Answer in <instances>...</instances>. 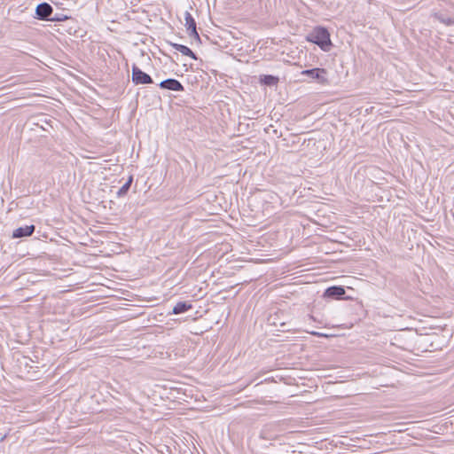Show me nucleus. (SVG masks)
<instances>
[{"label":"nucleus","instance_id":"obj_11","mask_svg":"<svg viewBox=\"0 0 454 454\" xmlns=\"http://www.w3.org/2000/svg\"><path fill=\"white\" fill-rule=\"evenodd\" d=\"M131 183H132V176H129V180L119 189L117 195L118 196L124 195L129 191Z\"/></svg>","mask_w":454,"mask_h":454},{"label":"nucleus","instance_id":"obj_4","mask_svg":"<svg viewBox=\"0 0 454 454\" xmlns=\"http://www.w3.org/2000/svg\"><path fill=\"white\" fill-rule=\"evenodd\" d=\"M35 12L41 20H49L52 13V7L47 3H43L37 5Z\"/></svg>","mask_w":454,"mask_h":454},{"label":"nucleus","instance_id":"obj_12","mask_svg":"<svg viewBox=\"0 0 454 454\" xmlns=\"http://www.w3.org/2000/svg\"><path fill=\"white\" fill-rule=\"evenodd\" d=\"M434 18L447 26L454 25V19L443 17L441 14H434Z\"/></svg>","mask_w":454,"mask_h":454},{"label":"nucleus","instance_id":"obj_3","mask_svg":"<svg viewBox=\"0 0 454 454\" xmlns=\"http://www.w3.org/2000/svg\"><path fill=\"white\" fill-rule=\"evenodd\" d=\"M132 81L136 84H147L153 82L151 76L137 67H133L132 68Z\"/></svg>","mask_w":454,"mask_h":454},{"label":"nucleus","instance_id":"obj_9","mask_svg":"<svg viewBox=\"0 0 454 454\" xmlns=\"http://www.w3.org/2000/svg\"><path fill=\"white\" fill-rule=\"evenodd\" d=\"M171 45L174 49H176V51L181 52L183 55L191 57L193 59H197L195 54L192 52V51L190 48H188L187 46L183 45V44H178V43H171Z\"/></svg>","mask_w":454,"mask_h":454},{"label":"nucleus","instance_id":"obj_6","mask_svg":"<svg viewBox=\"0 0 454 454\" xmlns=\"http://www.w3.org/2000/svg\"><path fill=\"white\" fill-rule=\"evenodd\" d=\"M160 86L162 89H167V90H174V91L184 90L183 85L177 80H175V79H167L165 81H162L160 83Z\"/></svg>","mask_w":454,"mask_h":454},{"label":"nucleus","instance_id":"obj_15","mask_svg":"<svg viewBox=\"0 0 454 454\" xmlns=\"http://www.w3.org/2000/svg\"><path fill=\"white\" fill-rule=\"evenodd\" d=\"M311 334H313L315 336H318V337H325V338H329V337L332 336L330 334L323 333H318V332H312Z\"/></svg>","mask_w":454,"mask_h":454},{"label":"nucleus","instance_id":"obj_2","mask_svg":"<svg viewBox=\"0 0 454 454\" xmlns=\"http://www.w3.org/2000/svg\"><path fill=\"white\" fill-rule=\"evenodd\" d=\"M301 74L307 75L324 85L329 83L328 72L324 68H313L303 70L301 72Z\"/></svg>","mask_w":454,"mask_h":454},{"label":"nucleus","instance_id":"obj_8","mask_svg":"<svg viewBox=\"0 0 454 454\" xmlns=\"http://www.w3.org/2000/svg\"><path fill=\"white\" fill-rule=\"evenodd\" d=\"M345 294V290L341 286H331L325 292V296L339 298Z\"/></svg>","mask_w":454,"mask_h":454},{"label":"nucleus","instance_id":"obj_5","mask_svg":"<svg viewBox=\"0 0 454 454\" xmlns=\"http://www.w3.org/2000/svg\"><path fill=\"white\" fill-rule=\"evenodd\" d=\"M184 20H185L184 26L186 27L188 31H191L190 32V35L191 36H194L196 38H199V35H198V33L196 31L195 20L192 17L191 13L188 11H186L184 12Z\"/></svg>","mask_w":454,"mask_h":454},{"label":"nucleus","instance_id":"obj_14","mask_svg":"<svg viewBox=\"0 0 454 454\" xmlns=\"http://www.w3.org/2000/svg\"><path fill=\"white\" fill-rule=\"evenodd\" d=\"M67 20V16L66 15H56L55 17L51 18V20L54 21H62Z\"/></svg>","mask_w":454,"mask_h":454},{"label":"nucleus","instance_id":"obj_13","mask_svg":"<svg viewBox=\"0 0 454 454\" xmlns=\"http://www.w3.org/2000/svg\"><path fill=\"white\" fill-rule=\"evenodd\" d=\"M277 79L274 76L267 75L264 78V82L267 84H274L276 82Z\"/></svg>","mask_w":454,"mask_h":454},{"label":"nucleus","instance_id":"obj_1","mask_svg":"<svg viewBox=\"0 0 454 454\" xmlns=\"http://www.w3.org/2000/svg\"><path fill=\"white\" fill-rule=\"evenodd\" d=\"M307 41L317 44L324 51H328L331 48L332 42L330 34L326 28L322 27H315L307 37Z\"/></svg>","mask_w":454,"mask_h":454},{"label":"nucleus","instance_id":"obj_7","mask_svg":"<svg viewBox=\"0 0 454 454\" xmlns=\"http://www.w3.org/2000/svg\"><path fill=\"white\" fill-rule=\"evenodd\" d=\"M35 230L34 225H26L24 227L17 228L12 234L13 238H22L30 236Z\"/></svg>","mask_w":454,"mask_h":454},{"label":"nucleus","instance_id":"obj_10","mask_svg":"<svg viewBox=\"0 0 454 454\" xmlns=\"http://www.w3.org/2000/svg\"><path fill=\"white\" fill-rule=\"evenodd\" d=\"M191 308H192V305L190 303H187V302H178L173 308V314L184 313L186 310L190 309Z\"/></svg>","mask_w":454,"mask_h":454}]
</instances>
